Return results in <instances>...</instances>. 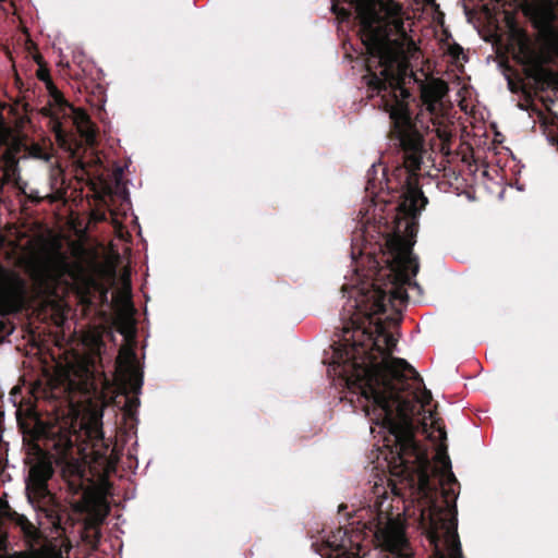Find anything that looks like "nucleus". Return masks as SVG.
Returning a JSON list of instances; mask_svg holds the SVG:
<instances>
[{
  "instance_id": "nucleus-1",
  "label": "nucleus",
  "mask_w": 558,
  "mask_h": 558,
  "mask_svg": "<svg viewBox=\"0 0 558 558\" xmlns=\"http://www.w3.org/2000/svg\"><path fill=\"white\" fill-rule=\"evenodd\" d=\"M388 244L392 254L389 281L385 288L373 284L350 290L332 364L340 367L339 375L349 389L360 393L371 433L383 448L389 449L395 469L401 468L396 474L418 471L412 493L416 506L413 511L404 508V512L417 519L434 546L433 558H462L457 510L446 488L456 482L450 459L445 449L438 450L435 475L442 487L439 493L424 470L428 463L426 451L414 439L415 416L429 403L430 392L421 391L422 379L404 359L392 356L397 340L374 319L388 303L404 302L413 291L421 293L414 280L418 271L417 257L412 252L414 242L398 238Z\"/></svg>"
},
{
  "instance_id": "nucleus-2",
  "label": "nucleus",
  "mask_w": 558,
  "mask_h": 558,
  "mask_svg": "<svg viewBox=\"0 0 558 558\" xmlns=\"http://www.w3.org/2000/svg\"><path fill=\"white\" fill-rule=\"evenodd\" d=\"M352 1L360 21L361 40L368 54L364 80L381 97L392 134L404 151V166L414 172L422 163L423 138L405 102L410 94L401 85L408 71L405 54L414 45L405 26L409 16L396 0Z\"/></svg>"
},
{
  "instance_id": "nucleus-3",
  "label": "nucleus",
  "mask_w": 558,
  "mask_h": 558,
  "mask_svg": "<svg viewBox=\"0 0 558 558\" xmlns=\"http://www.w3.org/2000/svg\"><path fill=\"white\" fill-rule=\"evenodd\" d=\"M524 14L538 31L536 41H532L524 33L517 35V46L522 62L541 69L545 63L558 60V28L551 0H533L523 5Z\"/></svg>"
},
{
  "instance_id": "nucleus-4",
  "label": "nucleus",
  "mask_w": 558,
  "mask_h": 558,
  "mask_svg": "<svg viewBox=\"0 0 558 558\" xmlns=\"http://www.w3.org/2000/svg\"><path fill=\"white\" fill-rule=\"evenodd\" d=\"M24 267L29 275L35 293L38 296H58L59 284L64 277L74 278L73 269L64 253L58 246L46 241L37 242L25 256Z\"/></svg>"
},
{
  "instance_id": "nucleus-5",
  "label": "nucleus",
  "mask_w": 558,
  "mask_h": 558,
  "mask_svg": "<svg viewBox=\"0 0 558 558\" xmlns=\"http://www.w3.org/2000/svg\"><path fill=\"white\" fill-rule=\"evenodd\" d=\"M102 414L94 409L87 415L76 417L71 424V430L64 436V445L72 447L78 442H86L84 450H90L95 459L107 456L108 445L104 439Z\"/></svg>"
},
{
  "instance_id": "nucleus-6",
  "label": "nucleus",
  "mask_w": 558,
  "mask_h": 558,
  "mask_svg": "<svg viewBox=\"0 0 558 558\" xmlns=\"http://www.w3.org/2000/svg\"><path fill=\"white\" fill-rule=\"evenodd\" d=\"M10 133L0 117V147L8 141ZM3 243L4 239L0 234V245ZM25 294V281L15 272L0 267V314L20 311L24 305Z\"/></svg>"
},
{
  "instance_id": "nucleus-7",
  "label": "nucleus",
  "mask_w": 558,
  "mask_h": 558,
  "mask_svg": "<svg viewBox=\"0 0 558 558\" xmlns=\"http://www.w3.org/2000/svg\"><path fill=\"white\" fill-rule=\"evenodd\" d=\"M63 384L72 395V403L89 402L96 395L90 372L85 365L70 366L64 373Z\"/></svg>"
},
{
  "instance_id": "nucleus-8",
  "label": "nucleus",
  "mask_w": 558,
  "mask_h": 558,
  "mask_svg": "<svg viewBox=\"0 0 558 558\" xmlns=\"http://www.w3.org/2000/svg\"><path fill=\"white\" fill-rule=\"evenodd\" d=\"M117 363L122 384L134 395L140 393L143 385V374L133 350L122 348L119 352Z\"/></svg>"
},
{
  "instance_id": "nucleus-9",
  "label": "nucleus",
  "mask_w": 558,
  "mask_h": 558,
  "mask_svg": "<svg viewBox=\"0 0 558 558\" xmlns=\"http://www.w3.org/2000/svg\"><path fill=\"white\" fill-rule=\"evenodd\" d=\"M52 475V468L49 463L39 461L35 463L27 477L26 493L31 504L39 502L40 499L49 497L47 481Z\"/></svg>"
},
{
  "instance_id": "nucleus-10",
  "label": "nucleus",
  "mask_w": 558,
  "mask_h": 558,
  "mask_svg": "<svg viewBox=\"0 0 558 558\" xmlns=\"http://www.w3.org/2000/svg\"><path fill=\"white\" fill-rule=\"evenodd\" d=\"M53 99L58 106V113L71 118L81 136L87 144L93 145L96 133L86 112L72 107L58 92L53 94Z\"/></svg>"
},
{
  "instance_id": "nucleus-11",
  "label": "nucleus",
  "mask_w": 558,
  "mask_h": 558,
  "mask_svg": "<svg viewBox=\"0 0 558 558\" xmlns=\"http://www.w3.org/2000/svg\"><path fill=\"white\" fill-rule=\"evenodd\" d=\"M448 92L444 81L433 80L422 87V99L430 116L437 117L442 109V98Z\"/></svg>"
},
{
  "instance_id": "nucleus-12",
  "label": "nucleus",
  "mask_w": 558,
  "mask_h": 558,
  "mask_svg": "<svg viewBox=\"0 0 558 558\" xmlns=\"http://www.w3.org/2000/svg\"><path fill=\"white\" fill-rule=\"evenodd\" d=\"M25 413L26 417H23V410H16V420L23 434H28L33 438H39L44 436L46 434V427L38 420L34 410L32 408H27Z\"/></svg>"
},
{
  "instance_id": "nucleus-13",
  "label": "nucleus",
  "mask_w": 558,
  "mask_h": 558,
  "mask_svg": "<svg viewBox=\"0 0 558 558\" xmlns=\"http://www.w3.org/2000/svg\"><path fill=\"white\" fill-rule=\"evenodd\" d=\"M428 417L430 418V427H428V424L426 422V415L424 414L422 418L421 429L422 433L426 435L427 438L432 439L433 441H444L446 439V432L440 426H434L435 422L433 420L432 412L428 411Z\"/></svg>"
},
{
  "instance_id": "nucleus-14",
  "label": "nucleus",
  "mask_w": 558,
  "mask_h": 558,
  "mask_svg": "<svg viewBox=\"0 0 558 558\" xmlns=\"http://www.w3.org/2000/svg\"><path fill=\"white\" fill-rule=\"evenodd\" d=\"M16 524L21 527L25 537L29 543H32L31 546L33 547L34 543L38 542L40 536L38 529L24 515L16 514Z\"/></svg>"
},
{
  "instance_id": "nucleus-15",
  "label": "nucleus",
  "mask_w": 558,
  "mask_h": 558,
  "mask_svg": "<svg viewBox=\"0 0 558 558\" xmlns=\"http://www.w3.org/2000/svg\"><path fill=\"white\" fill-rule=\"evenodd\" d=\"M29 558H63L61 549L51 543L32 548Z\"/></svg>"
},
{
  "instance_id": "nucleus-16",
  "label": "nucleus",
  "mask_w": 558,
  "mask_h": 558,
  "mask_svg": "<svg viewBox=\"0 0 558 558\" xmlns=\"http://www.w3.org/2000/svg\"><path fill=\"white\" fill-rule=\"evenodd\" d=\"M409 201H410V211L415 214L417 208H416V203L418 201L422 202V205H425L427 203V199L426 197L423 195V193L418 190H415V189H412L409 191Z\"/></svg>"
},
{
  "instance_id": "nucleus-17",
  "label": "nucleus",
  "mask_w": 558,
  "mask_h": 558,
  "mask_svg": "<svg viewBox=\"0 0 558 558\" xmlns=\"http://www.w3.org/2000/svg\"><path fill=\"white\" fill-rule=\"evenodd\" d=\"M2 162H3V168H4V175H10V173H13L15 171L17 161L11 151H7L3 155Z\"/></svg>"
},
{
  "instance_id": "nucleus-18",
  "label": "nucleus",
  "mask_w": 558,
  "mask_h": 558,
  "mask_svg": "<svg viewBox=\"0 0 558 558\" xmlns=\"http://www.w3.org/2000/svg\"><path fill=\"white\" fill-rule=\"evenodd\" d=\"M433 124H434V130L436 132V135L437 137L442 142V143H447L450 141L451 138V132L446 128V126H442L440 124H438L435 119L433 118Z\"/></svg>"
},
{
  "instance_id": "nucleus-19",
  "label": "nucleus",
  "mask_w": 558,
  "mask_h": 558,
  "mask_svg": "<svg viewBox=\"0 0 558 558\" xmlns=\"http://www.w3.org/2000/svg\"><path fill=\"white\" fill-rule=\"evenodd\" d=\"M32 155L38 159H44V160L49 159L48 154L44 153L39 147H34L32 150Z\"/></svg>"
},
{
  "instance_id": "nucleus-20",
  "label": "nucleus",
  "mask_w": 558,
  "mask_h": 558,
  "mask_svg": "<svg viewBox=\"0 0 558 558\" xmlns=\"http://www.w3.org/2000/svg\"><path fill=\"white\" fill-rule=\"evenodd\" d=\"M448 52L454 57V58H458L459 54L462 52V48L457 45V44H453V45H450L449 48H448Z\"/></svg>"
},
{
  "instance_id": "nucleus-21",
  "label": "nucleus",
  "mask_w": 558,
  "mask_h": 558,
  "mask_svg": "<svg viewBox=\"0 0 558 558\" xmlns=\"http://www.w3.org/2000/svg\"><path fill=\"white\" fill-rule=\"evenodd\" d=\"M8 510H9V506H8L7 500H4L3 498H0V517L7 515Z\"/></svg>"
},
{
  "instance_id": "nucleus-22",
  "label": "nucleus",
  "mask_w": 558,
  "mask_h": 558,
  "mask_svg": "<svg viewBox=\"0 0 558 558\" xmlns=\"http://www.w3.org/2000/svg\"><path fill=\"white\" fill-rule=\"evenodd\" d=\"M332 11L337 13L342 20L348 19L349 12L344 9L338 10L336 5L332 7Z\"/></svg>"
},
{
  "instance_id": "nucleus-23",
  "label": "nucleus",
  "mask_w": 558,
  "mask_h": 558,
  "mask_svg": "<svg viewBox=\"0 0 558 558\" xmlns=\"http://www.w3.org/2000/svg\"><path fill=\"white\" fill-rule=\"evenodd\" d=\"M351 543L357 547V553H356V555H359V554L362 551V546L360 545V543L357 542V539L351 541Z\"/></svg>"
},
{
  "instance_id": "nucleus-24",
  "label": "nucleus",
  "mask_w": 558,
  "mask_h": 558,
  "mask_svg": "<svg viewBox=\"0 0 558 558\" xmlns=\"http://www.w3.org/2000/svg\"><path fill=\"white\" fill-rule=\"evenodd\" d=\"M73 473H75V474H80L81 473L80 465L77 463L73 465Z\"/></svg>"
},
{
  "instance_id": "nucleus-25",
  "label": "nucleus",
  "mask_w": 558,
  "mask_h": 558,
  "mask_svg": "<svg viewBox=\"0 0 558 558\" xmlns=\"http://www.w3.org/2000/svg\"><path fill=\"white\" fill-rule=\"evenodd\" d=\"M54 129H56V132H57V136L60 137V135H61L60 125L59 124L56 125Z\"/></svg>"
},
{
  "instance_id": "nucleus-26",
  "label": "nucleus",
  "mask_w": 558,
  "mask_h": 558,
  "mask_svg": "<svg viewBox=\"0 0 558 558\" xmlns=\"http://www.w3.org/2000/svg\"><path fill=\"white\" fill-rule=\"evenodd\" d=\"M413 228H414V222H412L411 226H408V229H410V235L412 236L414 231H413Z\"/></svg>"
},
{
  "instance_id": "nucleus-27",
  "label": "nucleus",
  "mask_w": 558,
  "mask_h": 558,
  "mask_svg": "<svg viewBox=\"0 0 558 558\" xmlns=\"http://www.w3.org/2000/svg\"><path fill=\"white\" fill-rule=\"evenodd\" d=\"M391 492H392V495L396 496L398 494L397 492V487L393 485V487L391 488Z\"/></svg>"
}]
</instances>
